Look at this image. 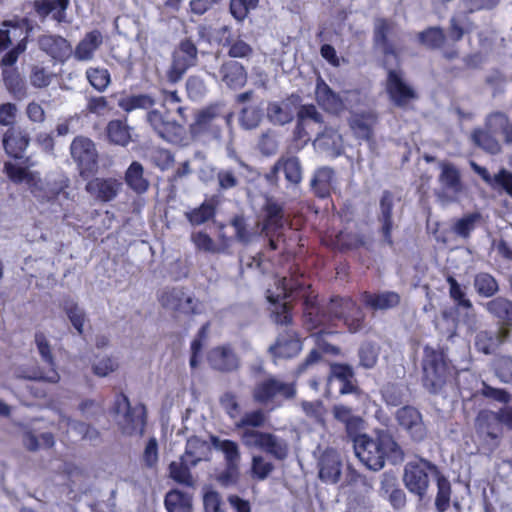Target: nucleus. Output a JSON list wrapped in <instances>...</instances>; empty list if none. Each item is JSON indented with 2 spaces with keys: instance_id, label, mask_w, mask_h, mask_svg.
Listing matches in <instances>:
<instances>
[{
  "instance_id": "1",
  "label": "nucleus",
  "mask_w": 512,
  "mask_h": 512,
  "mask_svg": "<svg viewBox=\"0 0 512 512\" xmlns=\"http://www.w3.org/2000/svg\"><path fill=\"white\" fill-rule=\"evenodd\" d=\"M355 455L372 471L381 470L385 461L396 465L404 460V452L388 430L375 431V437L359 434L353 439Z\"/></svg>"
},
{
  "instance_id": "2",
  "label": "nucleus",
  "mask_w": 512,
  "mask_h": 512,
  "mask_svg": "<svg viewBox=\"0 0 512 512\" xmlns=\"http://www.w3.org/2000/svg\"><path fill=\"white\" fill-rule=\"evenodd\" d=\"M499 134L507 145H512V121L503 112H493L486 116L485 128H477L471 134L475 145L491 154L501 151V144L495 137Z\"/></svg>"
},
{
  "instance_id": "3",
  "label": "nucleus",
  "mask_w": 512,
  "mask_h": 512,
  "mask_svg": "<svg viewBox=\"0 0 512 512\" xmlns=\"http://www.w3.org/2000/svg\"><path fill=\"white\" fill-rule=\"evenodd\" d=\"M4 171L15 183L26 182L30 186L34 196L40 201H50L54 199L68 186V180L64 178L53 182L47 181L44 184L37 174L9 162L5 163Z\"/></svg>"
},
{
  "instance_id": "4",
  "label": "nucleus",
  "mask_w": 512,
  "mask_h": 512,
  "mask_svg": "<svg viewBox=\"0 0 512 512\" xmlns=\"http://www.w3.org/2000/svg\"><path fill=\"white\" fill-rule=\"evenodd\" d=\"M116 422L123 434L133 436L142 435L146 423V410L144 405L131 406L128 398L120 394L114 403Z\"/></svg>"
},
{
  "instance_id": "5",
  "label": "nucleus",
  "mask_w": 512,
  "mask_h": 512,
  "mask_svg": "<svg viewBox=\"0 0 512 512\" xmlns=\"http://www.w3.org/2000/svg\"><path fill=\"white\" fill-rule=\"evenodd\" d=\"M422 366L424 387L431 393H438L450 374L443 352L425 347Z\"/></svg>"
},
{
  "instance_id": "6",
  "label": "nucleus",
  "mask_w": 512,
  "mask_h": 512,
  "mask_svg": "<svg viewBox=\"0 0 512 512\" xmlns=\"http://www.w3.org/2000/svg\"><path fill=\"white\" fill-rule=\"evenodd\" d=\"M436 478L438 468L430 461L418 458L409 461L404 467L403 481L406 488L422 499L429 487V475Z\"/></svg>"
},
{
  "instance_id": "7",
  "label": "nucleus",
  "mask_w": 512,
  "mask_h": 512,
  "mask_svg": "<svg viewBox=\"0 0 512 512\" xmlns=\"http://www.w3.org/2000/svg\"><path fill=\"white\" fill-rule=\"evenodd\" d=\"M354 301L351 298H332L327 304L325 310H321L309 299L305 300V316L311 323L312 328L332 322L333 320H342L350 309L354 307Z\"/></svg>"
},
{
  "instance_id": "8",
  "label": "nucleus",
  "mask_w": 512,
  "mask_h": 512,
  "mask_svg": "<svg viewBox=\"0 0 512 512\" xmlns=\"http://www.w3.org/2000/svg\"><path fill=\"white\" fill-rule=\"evenodd\" d=\"M243 444L249 448H258L277 460H284L289 451L288 443L281 437L261 432L255 429H246L241 433Z\"/></svg>"
},
{
  "instance_id": "9",
  "label": "nucleus",
  "mask_w": 512,
  "mask_h": 512,
  "mask_svg": "<svg viewBox=\"0 0 512 512\" xmlns=\"http://www.w3.org/2000/svg\"><path fill=\"white\" fill-rule=\"evenodd\" d=\"M198 61V50L190 39H183L172 53V62L167 71L170 83L179 82L186 71L195 66Z\"/></svg>"
},
{
  "instance_id": "10",
  "label": "nucleus",
  "mask_w": 512,
  "mask_h": 512,
  "mask_svg": "<svg viewBox=\"0 0 512 512\" xmlns=\"http://www.w3.org/2000/svg\"><path fill=\"white\" fill-rule=\"evenodd\" d=\"M295 394L296 388L293 383L281 381L273 375H268L265 379L258 381L252 390L253 400L261 405L270 403L278 396L292 399Z\"/></svg>"
},
{
  "instance_id": "11",
  "label": "nucleus",
  "mask_w": 512,
  "mask_h": 512,
  "mask_svg": "<svg viewBox=\"0 0 512 512\" xmlns=\"http://www.w3.org/2000/svg\"><path fill=\"white\" fill-rule=\"evenodd\" d=\"M70 155L77 164L81 176L97 170L98 152L91 139L84 136L75 137L70 145Z\"/></svg>"
},
{
  "instance_id": "12",
  "label": "nucleus",
  "mask_w": 512,
  "mask_h": 512,
  "mask_svg": "<svg viewBox=\"0 0 512 512\" xmlns=\"http://www.w3.org/2000/svg\"><path fill=\"white\" fill-rule=\"evenodd\" d=\"M275 285L276 292L268 289L266 295L267 300L270 303L276 305L275 309L272 311L273 320L277 324L289 325L292 321L289 303L284 302L280 305H277V303L280 300L287 298L293 289L301 288V284L298 282L292 283V280L284 277L282 279L276 280Z\"/></svg>"
},
{
  "instance_id": "13",
  "label": "nucleus",
  "mask_w": 512,
  "mask_h": 512,
  "mask_svg": "<svg viewBox=\"0 0 512 512\" xmlns=\"http://www.w3.org/2000/svg\"><path fill=\"white\" fill-rule=\"evenodd\" d=\"M35 343L42 360L50 366V369L45 372L40 368H35L29 371H23L19 373L18 376L28 380L57 383L60 380V375L55 369L54 357L49 341L43 333L39 332L35 334Z\"/></svg>"
},
{
  "instance_id": "14",
  "label": "nucleus",
  "mask_w": 512,
  "mask_h": 512,
  "mask_svg": "<svg viewBox=\"0 0 512 512\" xmlns=\"http://www.w3.org/2000/svg\"><path fill=\"white\" fill-rule=\"evenodd\" d=\"M223 118L224 106L221 104L211 105L197 113L195 122L191 126V132L195 136L208 134L214 139H219Z\"/></svg>"
},
{
  "instance_id": "15",
  "label": "nucleus",
  "mask_w": 512,
  "mask_h": 512,
  "mask_svg": "<svg viewBox=\"0 0 512 512\" xmlns=\"http://www.w3.org/2000/svg\"><path fill=\"white\" fill-rule=\"evenodd\" d=\"M440 168L441 173L438 177L440 188L436 191V195L443 203L454 202L463 189L460 173L451 163H441Z\"/></svg>"
},
{
  "instance_id": "16",
  "label": "nucleus",
  "mask_w": 512,
  "mask_h": 512,
  "mask_svg": "<svg viewBox=\"0 0 512 512\" xmlns=\"http://www.w3.org/2000/svg\"><path fill=\"white\" fill-rule=\"evenodd\" d=\"M396 203L397 201L390 191H384L382 193L379 201L377 220L380 224L379 232L383 237V241L389 246H393L392 230L396 227Z\"/></svg>"
},
{
  "instance_id": "17",
  "label": "nucleus",
  "mask_w": 512,
  "mask_h": 512,
  "mask_svg": "<svg viewBox=\"0 0 512 512\" xmlns=\"http://www.w3.org/2000/svg\"><path fill=\"white\" fill-rule=\"evenodd\" d=\"M279 172H283L286 181L292 188H296L303 178L302 165L296 156H281L266 175L268 182L277 184Z\"/></svg>"
},
{
  "instance_id": "18",
  "label": "nucleus",
  "mask_w": 512,
  "mask_h": 512,
  "mask_svg": "<svg viewBox=\"0 0 512 512\" xmlns=\"http://www.w3.org/2000/svg\"><path fill=\"white\" fill-rule=\"evenodd\" d=\"M386 89L392 102L399 107L406 106L416 98V92L405 82L399 70L388 68Z\"/></svg>"
},
{
  "instance_id": "19",
  "label": "nucleus",
  "mask_w": 512,
  "mask_h": 512,
  "mask_svg": "<svg viewBox=\"0 0 512 512\" xmlns=\"http://www.w3.org/2000/svg\"><path fill=\"white\" fill-rule=\"evenodd\" d=\"M398 424L410 435L411 439L420 442L427 435L421 413L414 407L404 406L397 410Z\"/></svg>"
},
{
  "instance_id": "20",
  "label": "nucleus",
  "mask_w": 512,
  "mask_h": 512,
  "mask_svg": "<svg viewBox=\"0 0 512 512\" xmlns=\"http://www.w3.org/2000/svg\"><path fill=\"white\" fill-rule=\"evenodd\" d=\"M207 361L212 369L223 373L237 371L241 366L239 356L229 345L211 349L208 352Z\"/></svg>"
},
{
  "instance_id": "21",
  "label": "nucleus",
  "mask_w": 512,
  "mask_h": 512,
  "mask_svg": "<svg viewBox=\"0 0 512 512\" xmlns=\"http://www.w3.org/2000/svg\"><path fill=\"white\" fill-rule=\"evenodd\" d=\"M396 31L395 22L385 19L378 18L374 22V30H373V41L375 47L381 50V52L386 57L385 63L388 65L389 60L388 57L392 56L394 58L397 57L396 50L394 44L389 40L390 36H393Z\"/></svg>"
},
{
  "instance_id": "22",
  "label": "nucleus",
  "mask_w": 512,
  "mask_h": 512,
  "mask_svg": "<svg viewBox=\"0 0 512 512\" xmlns=\"http://www.w3.org/2000/svg\"><path fill=\"white\" fill-rule=\"evenodd\" d=\"M122 187L123 184L118 179L97 177L86 184V191L96 200L110 202L117 197Z\"/></svg>"
},
{
  "instance_id": "23",
  "label": "nucleus",
  "mask_w": 512,
  "mask_h": 512,
  "mask_svg": "<svg viewBox=\"0 0 512 512\" xmlns=\"http://www.w3.org/2000/svg\"><path fill=\"white\" fill-rule=\"evenodd\" d=\"M250 171V166L241 159H237L236 163L220 168L216 174L219 189L230 190L238 187Z\"/></svg>"
},
{
  "instance_id": "24",
  "label": "nucleus",
  "mask_w": 512,
  "mask_h": 512,
  "mask_svg": "<svg viewBox=\"0 0 512 512\" xmlns=\"http://www.w3.org/2000/svg\"><path fill=\"white\" fill-rule=\"evenodd\" d=\"M161 305L167 309L183 313H195L194 299L187 295L182 288H167L159 297Z\"/></svg>"
},
{
  "instance_id": "25",
  "label": "nucleus",
  "mask_w": 512,
  "mask_h": 512,
  "mask_svg": "<svg viewBox=\"0 0 512 512\" xmlns=\"http://www.w3.org/2000/svg\"><path fill=\"white\" fill-rule=\"evenodd\" d=\"M313 145L315 149L332 158L341 155L343 152L342 136L331 126H325L324 130L318 133Z\"/></svg>"
},
{
  "instance_id": "26",
  "label": "nucleus",
  "mask_w": 512,
  "mask_h": 512,
  "mask_svg": "<svg viewBox=\"0 0 512 512\" xmlns=\"http://www.w3.org/2000/svg\"><path fill=\"white\" fill-rule=\"evenodd\" d=\"M475 427L478 435L485 441L491 440L494 446L497 445L496 441L502 430L501 420L497 413L487 410L479 412L475 420Z\"/></svg>"
},
{
  "instance_id": "27",
  "label": "nucleus",
  "mask_w": 512,
  "mask_h": 512,
  "mask_svg": "<svg viewBox=\"0 0 512 512\" xmlns=\"http://www.w3.org/2000/svg\"><path fill=\"white\" fill-rule=\"evenodd\" d=\"M38 43L42 51L59 62H65L73 53L71 44L58 35H43Z\"/></svg>"
},
{
  "instance_id": "28",
  "label": "nucleus",
  "mask_w": 512,
  "mask_h": 512,
  "mask_svg": "<svg viewBox=\"0 0 512 512\" xmlns=\"http://www.w3.org/2000/svg\"><path fill=\"white\" fill-rule=\"evenodd\" d=\"M509 329L500 326L497 331L482 330L475 336V347L478 351L490 355L509 337Z\"/></svg>"
},
{
  "instance_id": "29",
  "label": "nucleus",
  "mask_w": 512,
  "mask_h": 512,
  "mask_svg": "<svg viewBox=\"0 0 512 512\" xmlns=\"http://www.w3.org/2000/svg\"><path fill=\"white\" fill-rule=\"evenodd\" d=\"M331 413L333 418L344 426L347 435L352 439L359 435L364 428L363 419L356 415L352 408L344 404H334Z\"/></svg>"
},
{
  "instance_id": "30",
  "label": "nucleus",
  "mask_w": 512,
  "mask_h": 512,
  "mask_svg": "<svg viewBox=\"0 0 512 512\" xmlns=\"http://www.w3.org/2000/svg\"><path fill=\"white\" fill-rule=\"evenodd\" d=\"M301 349L300 340L295 333L287 330L278 335L276 342L268 348V352L274 358H291L296 356Z\"/></svg>"
},
{
  "instance_id": "31",
  "label": "nucleus",
  "mask_w": 512,
  "mask_h": 512,
  "mask_svg": "<svg viewBox=\"0 0 512 512\" xmlns=\"http://www.w3.org/2000/svg\"><path fill=\"white\" fill-rule=\"evenodd\" d=\"M319 477L327 483H336L341 475V459L337 451L326 449L318 462Z\"/></svg>"
},
{
  "instance_id": "32",
  "label": "nucleus",
  "mask_w": 512,
  "mask_h": 512,
  "mask_svg": "<svg viewBox=\"0 0 512 512\" xmlns=\"http://www.w3.org/2000/svg\"><path fill=\"white\" fill-rule=\"evenodd\" d=\"M29 140V135L25 130L19 127H11L4 134L3 146L8 155L21 158L29 145Z\"/></svg>"
},
{
  "instance_id": "33",
  "label": "nucleus",
  "mask_w": 512,
  "mask_h": 512,
  "mask_svg": "<svg viewBox=\"0 0 512 512\" xmlns=\"http://www.w3.org/2000/svg\"><path fill=\"white\" fill-rule=\"evenodd\" d=\"M316 100L326 111L339 114L344 109V103L340 96L336 94L321 78L316 83Z\"/></svg>"
},
{
  "instance_id": "34",
  "label": "nucleus",
  "mask_w": 512,
  "mask_h": 512,
  "mask_svg": "<svg viewBox=\"0 0 512 512\" xmlns=\"http://www.w3.org/2000/svg\"><path fill=\"white\" fill-rule=\"evenodd\" d=\"M221 80L229 87L238 89L247 82V73L242 64L235 60H228L222 64L219 70Z\"/></svg>"
},
{
  "instance_id": "35",
  "label": "nucleus",
  "mask_w": 512,
  "mask_h": 512,
  "mask_svg": "<svg viewBox=\"0 0 512 512\" xmlns=\"http://www.w3.org/2000/svg\"><path fill=\"white\" fill-rule=\"evenodd\" d=\"M400 295L394 291H383L380 293L364 292L362 294L363 303L373 310H388L399 305Z\"/></svg>"
},
{
  "instance_id": "36",
  "label": "nucleus",
  "mask_w": 512,
  "mask_h": 512,
  "mask_svg": "<svg viewBox=\"0 0 512 512\" xmlns=\"http://www.w3.org/2000/svg\"><path fill=\"white\" fill-rule=\"evenodd\" d=\"M103 43V36L100 31L93 30L85 35L74 50V57L78 61H90L94 58L95 52Z\"/></svg>"
},
{
  "instance_id": "37",
  "label": "nucleus",
  "mask_w": 512,
  "mask_h": 512,
  "mask_svg": "<svg viewBox=\"0 0 512 512\" xmlns=\"http://www.w3.org/2000/svg\"><path fill=\"white\" fill-rule=\"evenodd\" d=\"M212 444L215 449L224 454L226 466L229 467V474L231 477H234L237 473V469L239 468L241 459L238 444L232 440H221L217 437L212 438Z\"/></svg>"
},
{
  "instance_id": "38",
  "label": "nucleus",
  "mask_w": 512,
  "mask_h": 512,
  "mask_svg": "<svg viewBox=\"0 0 512 512\" xmlns=\"http://www.w3.org/2000/svg\"><path fill=\"white\" fill-rule=\"evenodd\" d=\"M194 467L195 466L190 465L188 460L180 456L179 459L172 461L169 464V477L180 485L194 488L196 485V479L191 473V469Z\"/></svg>"
},
{
  "instance_id": "39",
  "label": "nucleus",
  "mask_w": 512,
  "mask_h": 512,
  "mask_svg": "<svg viewBox=\"0 0 512 512\" xmlns=\"http://www.w3.org/2000/svg\"><path fill=\"white\" fill-rule=\"evenodd\" d=\"M3 84L9 94L16 100L27 96V86L16 68H4L2 71Z\"/></svg>"
},
{
  "instance_id": "40",
  "label": "nucleus",
  "mask_w": 512,
  "mask_h": 512,
  "mask_svg": "<svg viewBox=\"0 0 512 512\" xmlns=\"http://www.w3.org/2000/svg\"><path fill=\"white\" fill-rule=\"evenodd\" d=\"M164 505L168 512H191L192 496L179 489H172L166 493Z\"/></svg>"
},
{
  "instance_id": "41",
  "label": "nucleus",
  "mask_w": 512,
  "mask_h": 512,
  "mask_svg": "<svg viewBox=\"0 0 512 512\" xmlns=\"http://www.w3.org/2000/svg\"><path fill=\"white\" fill-rule=\"evenodd\" d=\"M147 121L153 130L164 140L171 141L176 123L166 119V117L157 110H151L147 113Z\"/></svg>"
},
{
  "instance_id": "42",
  "label": "nucleus",
  "mask_w": 512,
  "mask_h": 512,
  "mask_svg": "<svg viewBox=\"0 0 512 512\" xmlns=\"http://www.w3.org/2000/svg\"><path fill=\"white\" fill-rule=\"evenodd\" d=\"M481 220L482 215L480 212L476 211L468 213L457 219L452 225L451 230L458 237L467 240L470 238L471 233L481 223Z\"/></svg>"
},
{
  "instance_id": "43",
  "label": "nucleus",
  "mask_w": 512,
  "mask_h": 512,
  "mask_svg": "<svg viewBox=\"0 0 512 512\" xmlns=\"http://www.w3.org/2000/svg\"><path fill=\"white\" fill-rule=\"evenodd\" d=\"M125 182L129 188L138 194L147 191L149 182L144 177V168L142 164L137 161H134L130 164L125 173Z\"/></svg>"
},
{
  "instance_id": "44",
  "label": "nucleus",
  "mask_w": 512,
  "mask_h": 512,
  "mask_svg": "<svg viewBox=\"0 0 512 512\" xmlns=\"http://www.w3.org/2000/svg\"><path fill=\"white\" fill-rule=\"evenodd\" d=\"M264 111L261 105L250 104L244 106L239 112V125L244 130H254L262 122Z\"/></svg>"
},
{
  "instance_id": "45",
  "label": "nucleus",
  "mask_w": 512,
  "mask_h": 512,
  "mask_svg": "<svg viewBox=\"0 0 512 512\" xmlns=\"http://www.w3.org/2000/svg\"><path fill=\"white\" fill-rule=\"evenodd\" d=\"M333 178L334 172L331 168L322 167L315 172L311 180V187L318 197L325 198L330 194Z\"/></svg>"
},
{
  "instance_id": "46",
  "label": "nucleus",
  "mask_w": 512,
  "mask_h": 512,
  "mask_svg": "<svg viewBox=\"0 0 512 512\" xmlns=\"http://www.w3.org/2000/svg\"><path fill=\"white\" fill-rule=\"evenodd\" d=\"M473 286L477 294L485 298L493 297L499 291L498 281L494 276L487 272H479L475 274Z\"/></svg>"
},
{
  "instance_id": "47",
  "label": "nucleus",
  "mask_w": 512,
  "mask_h": 512,
  "mask_svg": "<svg viewBox=\"0 0 512 512\" xmlns=\"http://www.w3.org/2000/svg\"><path fill=\"white\" fill-rule=\"evenodd\" d=\"M267 118L274 125H285L294 118L292 108L286 102H272L267 107Z\"/></svg>"
},
{
  "instance_id": "48",
  "label": "nucleus",
  "mask_w": 512,
  "mask_h": 512,
  "mask_svg": "<svg viewBox=\"0 0 512 512\" xmlns=\"http://www.w3.org/2000/svg\"><path fill=\"white\" fill-rule=\"evenodd\" d=\"M485 309L499 320L512 322V301L505 297H496L484 304Z\"/></svg>"
},
{
  "instance_id": "49",
  "label": "nucleus",
  "mask_w": 512,
  "mask_h": 512,
  "mask_svg": "<svg viewBox=\"0 0 512 512\" xmlns=\"http://www.w3.org/2000/svg\"><path fill=\"white\" fill-rule=\"evenodd\" d=\"M471 27L472 22L468 14L459 9L450 19L448 35L453 41H459L466 32L471 30Z\"/></svg>"
},
{
  "instance_id": "50",
  "label": "nucleus",
  "mask_w": 512,
  "mask_h": 512,
  "mask_svg": "<svg viewBox=\"0 0 512 512\" xmlns=\"http://www.w3.org/2000/svg\"><path fill=\"white\" fill-rule=\"evenodd\" d=\"M62 309L66 313L72 326L76 329L79 334L84 331V324L86 322L85 311L78 306V304L70 298L63 300L61 304Z\"/></svg>"
},
{
  "instance_id": "51",
  "label": "nucleus",
  "mask_w": 512,
  "mask_h": 512,
  "mask_svg": "<svg viewBox=\"0 0 512 512\" xmlns=\"http://www.w3.org/2000/svg\"><path fill=\"white\" fill-rule=\"evenodd\" d=\"M207 450L208 446L205 441L191 437L187 440L185 452L181 457L188 460L190 465L197 466L204 459Z\"/></svg>"
},
{
  "instance_id": "52",
  "label": "nucleus",
  "mask_w": 512,
  "mask_h": 512,
  "mask_svg": "<svg viewBox=\"0 0 512 512\" xmlns=\"http://www.w3.org/2000/svg\"><path fill=\"white\" fill-rule=\"evenodd\" d=\"M155 99L149 94H138L123 97L119 100V107L126 112L136 109H150L155 105Z\"/></svg>"
},
{
  "instance_id": "53",
  "label": "nucleus",
  "mask_w": 512,
  "mask_h": 512,
  "mask_svg": "<svg viewBox=\"0 0 512 512\" xmlns=\"http://www.w3.org/2000/svg\"><path fill=\"white\" fill-rule=\"evenodd\" d=\"M23 444L30 451H36L40 448H51L55 444L54 436L50 432L42 433L39 437L31 430H26L23 434Z\"/></svg>"
},
{
  "instance_id": "54",
  "label": "nucleus",
  "mask_w": 512,
  "mask_h": 512,
  "mask_svg": "<svg viewBox=\"0 0 512 512\" xmlns=\"http://www.w3.org/2000/svg\"><path fill=\"white\" fill-rule=\"evenodd\" d=\"M108 138L117 145L126 146L131 139L129 127L121 120H112L107 126Z\"/></svg>"
},
{
  "instance_id": "55",
  "label": "nucleus",
  "mask_w": 512,
  "mask_h": 512,
  "mask_svg": "<svg viewBox=\"0 0 512 512\" xmlns=\"http://www.w3.org/2000/svg\"><path fill=\"white\" fill-rule=\"evenodd\" d=\"M215 215V207L210 202H203L199 207L185 212V217L193 226L202 225Z\"/></svg>"
},
{
  "instance_id": "56",
  "label": "nucleus",
  "mask_w": 512,
  "mask_h": 512,
  "mask_svg": "<svg viewBox=\"0 0 512 512\" xmlns=\"http://www.w3.org/2000/svg\"><path fill=\"white\" fill-rule=\"evenodd\" d=\"M375 118L372 115H356L351 119L350 126L356 137L369 140L372 135V126Z\"/></svg>"
},
{
  "instance_id": "57",
  "label": "nucleus",
  "mask_w": 512,
  "mask_h": 512,
  "mask_svg": "<svg viewBox=\"0 0 512 512\" xmlns=\"http://www.w3.org/2000/svg\"><path fill=\"white\" fill-rule=\"evenodd\" d=\"M283 226V209L275 202H268L266 205V216L263 230H278Z\"/></svg>"
},
{
  "instance_id": "58",
  "label": "nucleus",
  "mask_w": 512,
  "mask_h": 512,
  "mask_svg": "<svg viewBox=\"0 0 512 512\" xmlns=\"http://www.w3.org/2000/svg\"><path fill=\"white\" fill-rule=\"evenodd\" d=\"M274 464L262 455H254L251 461V477L263 481L269 477L274 470Z\"/></svg>"
},
{
  "instance_id": "59",
  "label": "nucleus",
  "mask_w": 512,
  "mask_h": 512,
  "mask_svg": "<svg viewBox=\"0 0 512 512\" xmlns=\"http://www.w3.org/2000/svg\"><path fill=\"white\" fill-rule=\"evenodd\" d=\"M447 283L449 284V296L456 303L459 308L466 310H472V302L466 297L464 288L458 283V281L452 277H447Z\"/></svg>"
},
{
  "instance_id": "60",
  "label": "nucleus",
  "mask_w": 512,
  "mask_h": 512,
  "mask_svg": "<svg viewBox=\"0 0 512 512\" xmlns=\"http://www.w3.org/2000/svg\"><path fill=\"white\" fill-rule=\"evenodd\" d=\"M89 83L98 91L103 92L109 86L110 73L105 68H89L86 71Z\"/></svg>"
},
{
  "instance_id": "61",
  "label": "nucleus",
  "mask_w": 512,
  "mask_h": 512,
  "mask_svg": "<svg viewBox=\"0 0 512 512\" xmlns=\"http://www.w3.org/2000/svg\"><path fill=\"white\" fill-rule=\"evenodd\" d=\"M378 347L370 342L360 346L358 351L359 364L365 369L373 368L378 360Z\"/></svg>"
},
{
  "instance_id": "62",
  "label": "nucleus",
  "mask_w": 512,
  "mask_h": 512,
  "mask_svg": "<svg viewBox=\"0 0 512 512\" xmlns=\"http://www.w3.org/2000/svg\"><path fill=\"white\" fill-rule=\"evenodd\" d=\"M54 78V73L39 65H34L29 75L30 83L35 88H45L49 86Z\"/></svg>"
},
{
  "instance_id": "63",
  "label": "nucleus",
  "mask_w": 512,
  "mask_h": 512,
  "mask_svg": "<svg viewBox=\"0 0 512 512\" xmlns=\"http://www.w3.org/2000/svg\"><path fill=\"white\" fill-rule=\"evenodd\" d=\"M266 417L262 410H255L245 413L239 421L235 423L237 428L242 429V432L246 429H254L262 427L265 423Z\"/></svg>"
},
{
  "instance_id": "64",
  "label": "nucleus",
  "mask_w": 512,
  "mask_h": 512,
  "mask_svg": "<svg viewBox=\"0 0 512 512\" xmlns=\"http://www.w3.org/2000/svg\"><path fill=\"white\" fill-rule=\"evenodd\" d=\"M257 146L259 151L263 155H274L278 150V141L276 138V133L271 129L262 132L261 135L259 136Z\"/></svg>"
}]
</instances>
